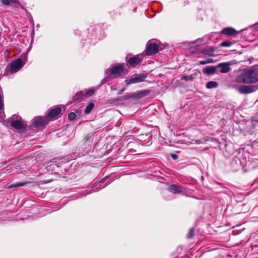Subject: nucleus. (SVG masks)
Returning <instances> with one entry per match:
<instances>
[{"instance_id":"1","label":"nucleus","mask_w":258,"mask_h":258,"mask_svg":"<svg viewBox=\"0 0 258 258\" xmlns=\"http://www.w3.org/2000/svg\"><path fill=\"white\" fill-rule=\"evenodd\" d=\"M257 76L254 68L244 69L237 76L235 81L237 83L240 84H253L258 81Z\"/></svg>"},{"instance_id":"11","label":"nucleus","mask_w":258,"mask_h":258,"mask_svg":"<svg viewBox=\"0 0 258 258\" xmlns=\"http://www.w3.org/2000/svg\"><path fill=\"white\" fill-rule=\"evenodd\" d=\"M61 108L60 107H57L55 108L51 109L48 112L46 117L50 119L55 118L58 117L61 113Z\"/></svg>"},{"instance_id":"8","label":"nucleus","mask_w":258,"mask_h":258,"mask_svg":"<svg viewBox=\"0 0 258 258\" xmlns=\"http://www.w3.org/2000/svg\"><path fill=\"white\" fill-rule=\"evenodd\" d=\"M125 59L129 64H138L142 62L143 56L142 55L132 56V54H128L126 56Z\"/></svg>"},{"instance_id":"12","label":"nucleus","mask_w":258,"mask_h":258,"mask_svg":"<svg viewBox=\"0 0 258 258\" xmlns=\"http://www.w3.org/2000/svg\"><path fill=\"white\" fill-rule=\"evenodd\" d=\"M221 33L226 36H236L238 32L232 27H226L221 31Z\"/></svg>"},{"instance_id":"6","label":"nucleus","mask_w":258,"mask_h":258,"mask_svg":"<svg viewBox=\"0 0 258 258\" xmlns=\"http://www.w3.org/2000/svg\"><path fill=\"white\" fill-rule=\"evenodd\" d=\"M123 66H114L107 74L111 78H117L123 75Z\"/></svg>"},{"instance_id":"7","label":"nucleus","mask_w":258,"mask_h":258,"mask_svg":"<svg viewBox=\"0 0 258 258\" xmlns=\"http://www.w3.org/2000/svg\"><path fill=\"white\" fill-rule=\"evenodd\" d=\"M258 87L255 85H243L238 88V90L241 94H247L255 91Z\"/></svg>"},{"instance_id":"9","label":"nucleus","mask_w":258,"mask_h":258,"mask_svg":"<svg viewBox=\"0 0 258 258\" xmlns=\"http://www.w3.org/2000/svg\"><path fill=\"white\" fill-rule=\"evenodd\" d=\"M167 190L173 194H179L184 192L185 190L182 186L175 184L170 185L168 187Z\"/></svg>"},{"instance_id":"3","label":"nucleus","mask_w":258,"mask_h":258,"mask_svg":"<svg viewBox=\"0 0 258 258\" xmlns=\"http://www.w3.org/2000/svg\"><path fill=\"white\" fill-rule=\"evenodd\" d=\"M202 56L204 57L205 59L201 60L200 64H206L214 62L212 57L215 56L214 49L211 47H208L203 49L201 51Z\"/></svg>"},{"instance_id":"2","label":"nucleus","mask_w":258,"mask_h":258,"mask_svg":"<svg viewBox=\"0 0 258 258\" xmlns=\"http://www.w3.org/2000/svg\"><path fill=\"white\" fill-rule=\"evenodd\" d=\"M161 49L159 42L156 40H150L146 45V49L144 52L145 55H150L158 53Z\"/></svg>"},{"instance_id":"32","label":"nucleus","mask_w":258,"mask_h":258,"mask_svg":"<svg viewBox=\"0 0 258 258\" xmlns=\"http://www.w3.org/2000/svg\"><path fill=\"white\" fill-rule=\"evenodd\" d=\"M218 64H222V65L230 64V63L229 62H221V63H219Z\"/></svg>"},{"instance_id":"15","label":"nucleus","mask_w":258,"mask_h":258,"mask_svg":"<svg viewBox=\"0 0 258 258\" xmlns=\"http://www.w3.org/2000/svg\"><path fill=\"white\" fill-rule=\"evenodd\" d=\"M27 62V57L25 55H22L20 58L13 61L11 64H25Z\"/></svg>"},{"instance_id":"31","label":"nucleus","mask_w":258,"mask_h":258,"mask_svg":"<svg viewBox=\"0 0 258 258\" xmlns=\"http://www.w3.org/2000/svg\"><path fill=\"white\" fill-rule=\"evenodd\" d=\"M124 90L125 89L124 88L119 90L118 91V94H121L122 93V92L124 91Z\"/></svg>"},{"instance_id":"25","label":"nucleus","mask_w":258,"mask_h":258,"mask_svg":"<svg viewBox=\"0 0 258 258\" xmlns=\"http://www.w3.org/2000/svg\"><path fill=\"white\" fill-rule=\"evenodd\" d=\"M95 89L91 88L89 89L85 93V98L88 96H92L95 92Z\"/></svg>"},{"instance_id":"13","label":"nucleus","mask_w":258,"mask_h":258,"mask_svg":"<svg viewBox=\"0 0 258 258\" xmlns=\"http://www.w3.org/2000/svg\"><path fill=\"white\" fill-rule=\"evenodd\" d=\"M23 66H8L6 69V75H8L10 72L11 74H14L19 71Z\"/></svg>"},{"instance_id":"19","label":"nucleus","mask_w":258,"mask_h":258,"mask_svg":"<svg viewBox=\"0 0 258 258\" xmlns=\"http://www.w3.org/2000/svg\"><path fill=\"white\" fill-rule=\"evenodd\" d=\"M216 71V68L215 67H207L204 70V73L207 75L213 74Z\"/></svg>"},{"instance_id":"16","label":"nucleus","mask_w":258,"mask_h":258,"mask_svg":"<svg viewBox=\"0 0 258 258\" xmlns=\"http://www.w3.org/2000/svg\"><path fill=\"white\" fill-rule=\"evenodd\" d=\"M150 93L149 90H142L135 92L136 99H139L143 98V97L148 95Z\"/></svg>"},{"instance_id":"30","label":"nucleus","mask_w":258,"mask_h":258,"mask_svg":"<svg viewBox=\"0 0 258 258\" xmlns=\"http://www.w3.org/2000/svg\"><path fill=\"white\" fill-rule=\"evenodd\" d=\"M171 157H172V159L174 160L176 159L178 157V156L175 154H171Z\"/></svg>"},{"instance_id":"33","label":"nucleus","mask_w":258,"mask_h":258,"mask_svg":"<svg viewBox=\"0 0 258 258\" xmlns=\"http://www.w3.org/2000/svg\"><path fill=\"white\" fill-rule=\"evenodd\" d=\"M196 143L197 144H201V140H196Z\"/></svg>"},{"instance_id":"14","label":"nucleus","mask_w":258,"mask_h":258,"mask_svg":"<svg viewBox=\"0 0 258 258\" xmlns=\"http://www.w3.org/2000/svg\"><path fill=\"white\" fill-rule=\"evenodd\" d=\"M85 98V93L83 91H79L74 96L73 100L70 103H72L75 101L80 102Z\"/></svg>"},{"instance_id":"17","label":"nucleus","mask_w":258,"mask_h":258,"mask_svg":"<svg viewBox=\"0 0 258 258\" xmlns=\"http://www.w3.org/2000/svg\"><path fill=\"white\" fill-rule=\"evenodd\" d=\"M198 73H195L191 75H183L181 78V80H184L186 81H193L198 76Z\"/></svg>"},{"instance_id":"29","label":"nucleus","mask_w":258,"mask_h":258,"mask_svg":"<svg viewBox=\"0 0 258 258\" xmlns=\"http://www.w3.org/2000/svg\"><path fill=\"white\" fill-rule=\"evenodd\" d=\"M90 138H91V136L89 135H87L86 136H85L84 137V141H85V142H87L89 140Z\"/></svg>"},{"instance_id":"28","label":"nucleus","mask_w":258,"mask_h":258,"mask_svg":"<svg viewBox=\"0 0 258 258\" xmlns=\"http://www.w3.org/2000/svg\"><path fill=\"white\" fill-rule=\"evenodd\" d=\"M231 45V42L229 41H225L221 43V46H230Z\"/></svg>"},{"instance_id":"4","label":"nucleus","mask_w":258,"mask_h":258,"mask_svg":"<svg viewBox=\"0 0 258 258\" xmlns=\"http://www.w3.org/2000/svg\"><path fill=\"white\" fill-rule=\"evenodd\" d=\"M148 73L134 74L132 78L126 79L124 82L127 85L142 82L145 81L147 78Z\"/></svg>"},{"instance_id":"10","label":"nucleus","mask_w":258,"mask_h":258,"mask_svg":"<svg viewBox=\"0 0 258 258\" xmlns=\"http://www.w3.org/2000/svg\"><path fill=\"white\" fill-rule=\"evenodd\" d=\"M10 125L12 127L16 130L20 131L21 130L25 129L26 125L20 120H12L10 122Z\"/></svg>"},{"instance_id":"34","label":"nucleus","mask_w":258,"mask_h":258,"mask_svg":"<svg viewBox=\"0 0 258 258\" xmlns=\"http://www.w3.org/2000/svg\"><path fill=\"white\" fill-rule=\"evenodd\" d=\"M81 110H76V113H81Z\"/></svg>"},{"instance_id":"20","label":"nucleus","mask_w":258,"mask_h":258,"mask_svg":"<svg viewBox=\"0 0 258 258\" xmlns=\"http://www.w3.org/2000/svg\"><path fill=\"white\" fill-rule=\"evenodd\" d=\"M94 107V104L93 102L90 103L86 107L84 113L86 114H89L91 112Z\"/></svg>"},{"instance_id":"18","label":"nucleus","mask_w":258,"mask_h":258,"mask_svg":"<svg viewBox=\"0 0 258 258\" xmlns=\"http://www.w3.org/2000/svg\"><path fill=\"white\" fill-rule=\"evenodd\" d=\"M29 182H18L15 183L11 184L8 185L9 188H12L13 187H19L24 186Z\"/></svg>"},{"instance_id":"23","label":"nucleus","mask_w":258,"mask_h":258,"mask_svg":"<svg viewBox=\"0 0 258 258\" xmlns=\"http://www.w3.org/2000/svg\"><path fill=\"white\" fill-rule=\"evenodd\" d=\"M218 83L215 81H210L206 84V87L208 89H211L217 87Z\"/></svg>"},{"instance_id":"27","label":"nucleus","mask_w":258,"mask_h":258,"mask_svg":"<svg viewBox=\"0 0 258 258\" xmlns=\"http://www.w3.org/2000/svg\"><path fill=\"white\" fill-rule=\"evenodd\" d=\"M76 117V114L75 112H70L68 115V118L70 120H74Z\"/></svg>"},{"instance_id":"5","label":"nucleus","mask_w":258,"mask_h":258,"mask_svg":"<svg viewBox=\"0 0 258 258\" xmlns=\"http://www.w3.org/2000/svg\"><path fill=\"white\" fill-rule=\"evenodd\" d=\"M49 122L46 117L36 116L33 119V126L37 128L41 129L45 127Z\"/></svg>"},{"instance_id":"21","label":"nucleus","mask_w":258,"mask_h":258,"mask_svg":"<svg viewBox=\"0 0 258 258\" xmlns=\"http://www.w3.org/2000/svg\"><path fill=\"white\" fill-rule=\"evenodd\" d=\"M1 2L6 6L18 3V0H1Z\"/></svg>"},{"instance_id":"24","label":"nucleus","mask_w":258,"mask_h":258,"mask_svg":"<svg viewBox=\"0 0 258 258\" xmlns=\"http://www.w3.org/2000/svg\"><path fill=\"white\" fill-rule=\"evenodd\" d=\"M124 98L125 100H128L131 98H135L136 99V96L135 92L127 93L124 96Z\"/></svg>"},{"instance_id":"26","label":"nucleus","mask_w":258,"mask_h":258,"mask_svg":"<svg viewBox=\"0 0 258 258\" xmlns=\"http://www.w3.org/2000/svg\"><path fill=\"white\" fill-rule=\"evenodd\" d=\"M195 235V229L194 228H191L190 229L188 234L186 235V237L188 239H191L194 237Z\"/></svg>"},{"instance_id":"22","label":"nucleus","mask_w":258,"mask_h":258,"mask_svg":"<svg viewBox=\"0 0 258 258\" xmlns=\"http://www.w3.org/2000/svg\"><path fill=\"white\" fill-rule=\"evenodd\" d=\"M229 66H217L218 67L221 68L220 72L221 73H226L228 72L230 70Z\"/></svg>"}]
</instances>
